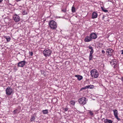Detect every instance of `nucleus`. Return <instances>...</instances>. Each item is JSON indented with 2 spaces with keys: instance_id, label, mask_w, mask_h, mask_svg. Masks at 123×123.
I'll return each instance as SVG.
<instances>
[{
  "instance_id": "obj_18",
  "label": "nucleus",
  "mask_w": 123,
  "mask_h": 123,
  "mask_svg": "<svg viewBox=\"0 0 123 123\" xmlns=\"http://www.w3.org/2000/svg\"><path fill=\"white\" fill-rule=\"evenodd\" d=\"M113 111L114 116L118 115L117 111V110L116 109L113 110Z\"/></svg>"
},
{
  "instance_id": "obj_13",
  "label": "nucleus",
  "mask_w": 123,
  "mask_h": 123,
  "mask_svg": "<svg viewBox=\"0 0 123 123\" xmlns=\"http://www.w3.org/2000/svg\"><path fill=\"white\" fill-rule=\"evenodd\" d=\"M75 76L77 77L78 79L79 80H80L83 78L82 76L80 75H75Z\"/></svg>"
},
{
  "instance_id": "obj_7",
  "label": "nucleus",
  "mask_w": 123,
  "mask_h": 123,
  "mask_svg": "<svg viewBox=\"0 0 123 123\" xmlns=\"http://www.w3.org/2000/svg\"><path fill=\"white\" fill-rule=\"evenodd\" d=\"M13 17L14 21L16 22L19 21L20 20V17L16 14L13 16Z\"/></svg>"
},
{
  "instance_id": "obj_29",
  "label": "nucleus",
  "mask_w": 123,
  "mask_h": 123,
  "mask_svg": "<svg viewBox=\"0 0 123 123\" xmlns=\"http://www.w3.org/2000/svg\"><path fill=\"white\" fill-rule=\"evenodd\" d=\"M89 111V113L90 114L91 116H92L93 115V113L91 111Z\"/></svg>"
},
{
  "instance_id": "obj_28",
  "label": "nucleus",
  "mask_w": 123,
  "mask_h": 123,
  "mask_svg": "<svg viewBox=\"0 0 123 123\" xmlns=\"http://www.w3.org/2000/svg\"><path fill=\"white\" fill-rule=\"evenodd\" d=\"M22 14L23 15H25L27 14V13L25 10H24L23 11Z\"/></svg>"
},
{
  "instance_id": "obj_11",
  "label": "nucleus",
  "mask_w": 123,
  "mask_h": 123,
  "mask_svg": "<svg viewBox=\"0 0 123 123\" xmlns=\"http://www.w3.org/2000/svg\"><path fill=\"white\" fill-rule=\"evenodd\" d=\"M92 40V39L89 36H86L85 39H84V41L86 42H90Z\"/></svg>"
},
{
  "instance_id": "obj_12",
  "label": "nucleus",
  "mask_w": 123,
  "mask_h": 123,
  "mask_svg": "<svg viewBox=\"0 0 123 123\" xmlns=\"http://www.w3.org/2000/svg\"><path fill=\"white\" fill-rule=\"evenodd\" d=\"M98 16V14L95 12H93L92 14V18L94 19L97 18Z\"/></svg>"
},
{
  "instance_id": "obj_9",
  "label": "nucleus",
  "mask_w": 123,
  "mask_h": 123,
  "mask_svg": "<svg viewBox=\"0 0 123 123\" xmlns=\"http://www.w3.org/2000/svg\"><path fill=\"white\" fill-rule=\"evenodd\" d=\"M113 50L111 49H107L106 52L108 53V55H109V56H111L112 55L111 53L113 52Z\"/></svg>"
},
{
  "instance_id": "obj_27",
  "label": "nucleus",
  "mask_w": 123,
  "mask_h": 123,
  "mask_svg": "<svg viewBox=\"0 0 123 123\" xmlns=\"http://www.w3.org/2000/svg\"><path fill=\"white\" fill-rule=\"evenodd\" d=\"M13 113L14 114H16L17 113V110H14L13 112Z\"/></svg>"
},
{
  "instance_id": "obj_17",
  "label": "nucleus",
  "mask_w": 123,
  "mask_h": 123,
  "mask_svg": "<svg viewBox=\"0 0 123 123\" xmlns=\"http://www.w3.org/2000/svg\"><path fill=\"white\" fill-rule=\"evenodd\" d=\"M42 112L43 114H46L48 113V110H45L42 111Z\"/></svg>"
},
{
  "instance_id": "obj_5",
  "label": "nucleus",
  "mask_w": 123,
  "mask_h": 123,
  "mask_svg": "<svg viewBox=\"0 0 123 123\" xmlns=\"http://www.w3.org/2000/svg\"><path fill=\"white\" fill-rule=\"evenodd\" d=\"M6 94L8 95L11 94L12 92V89L9 87H7L6 90Z\"/></svg>"
},
{
  "instance_id": "obj_25",
  "label": "nucleus",
  "mask_w": 123,
  "mask_h": 123,
  "mask_svg": "<svg viewBox=\"0 0 123 123\" xmlns=\"http://www.w3.org/2000/svg\"><path fill=\"white\" fill-rule=\"evenodd\" d=\"M62 11L64 12H66V9L65 8L63 9H62Z\"/></svg>"
},
{
  "instance_id": "obj_16",
  "label": "nucleus",
  "mask_w": 123,
  "mask_h": 123,
  "mask_svg": "<svg viewBox=\"0 0 123 123\" xmlns=\"http://www.w3.org/2000/svg\"><path fill=\"white\" fill-rule=\"evenodd\" d=\"M4 37L6 40V41L7 42H9L11 40V38L9 36H5Z\"/></svg>"
},
{
  "instance_id": "obj_21",
  "label": "nucleus",
  "mask_w": 123,
  "mask_h": 123,
  "mask_svg": "<svg viewBox=\"0 0 123 123\" xmlns=\"http://www.w3.org/2000/svg\"><path fill=\"white\" fill-rule=\"evenodd\" d=\"M93 53H90V55L89 57V60H91L92 58V54Z\"/></svg>"
},
{
  "instance_id": "obj_15",
  "label": "nucleus",
  "mask_w": 123,
  "mask_h": 123,
  "mask_svg": "<svg viewBox=\"0 0 123 123\" xmlns=\"http://www.w3.org/2000/svg\"><path fill=\"white\" fill-rule=\"evenodd\" d=\"M94 87V86L92 85H88L86 86V88H90L92 89Z\"/></svg>"
},
{
  "instance_id": "obj_36",
  "label": "nucleus",
  "mask_w": 123,
  "mask_h": 123,
  "mask_svg": "<svg viewBox=\"0 0 123 123\" xmlns=\"http://www.w3.org/2000/svg\"><path fill=\"white\" fill-rule=\"evenodd\" d=\"M16 1L18 2L20 1L21 0H15Z\"/></svg>"
},
{
  "instance_id": "obj_24",
  "label": "nucleus",
  "mask_w": 123,
  "mask_h": 123,
  "mask_svg": "<svg viewBox=\"0 0 123 123\" xmlns=\"http://www.w3.org/2000/svg\"><path fill=\"white\" fill-rule=\"evenodd\" d=\"M101 8L102 10L103 11V12H108V10H106V9H104L103 7H101Z\"/></svg>"
},
{
  "instance_id": "obj_8",
  "label": "nucleus",
  "mask_w": 123,
  "mask_h": 123,
  "mask_svg": "<svg viewBox=\"0 0 123 123\" xmlns=\"http://www.w3.org/2000/svg\"><path fill=\"white\" fill-rule=\"evenodd\" d=\"M91 38L92 39H95L97 38V35L95 33H92L90 35Z\"/></svg>"
},
{
  "instance_id": "obj_22",
  "label": "nucleus",
  "mask_w": 123,
  "mask_h": 123,
  "mask_svg": "<svg viewBox=\"0 0 123 123\" xmlns=\"http://www.w3.org/2000/svg\"><path fill=\"white\" fill-rule=\"evenodd\" d=\"M88 48L89 49H91V51H90V53H93L94 51L92 47L91 46H89L88 47Z\"/></svg>"
},
{
  "instance_id": "obj_10",
  "label": "nucleus",
  "mask_w": 123,
  "mask_h": 123,
  "mask_svg": "<svg viewBox=\"0 0 123 123\" xmlns=\"http://www.w3.org/2000/svg\"><path fill=\"white\" fill-rule=\"evenodd\" d=\"M116 60L115 59H113L110 62V63L111 64V65H112V66L113 65H114V68H115V66L117 64Z\"/></svg>"
},
{
  "instance_id": "obj_35",
  "label": "nucleus",
  "mask_w": 123,
  "mask_h": 123,
  "mask_svg": "<svg viewBox=\"0 0 123 123\" xmlns=\"http://www.w3.org/2000/svg\"><path fill=\"white\" fill-rule=\"evenodd\" d=\"M121 51L122 52L121 53V54L123 55V50H121Z\"/></svg>"
},
{
  "instance_id": "obj_14",
  "label": "nucleus",
  "mask_w": 123,
  "mask_h": 123,
  "mask_svg": "<svg viewBox=\"0 0 123 123\" xmlns=\"http://www.w3.org/2000/svg\"><path fill=\"white\" fill-rule=\"evenodd\" d=\"M104 122L105 123H112V121L107 119H105L104 120Z\"/></svg>"
},
{
  "instance_id": "obj_37",
  "label": "nucleus",
  "mask_w": 123,
  "mask_h": 123,
  "mask_svg": "<svg viewBox=\"0 0 123 123\" xmlns=\"http://www.w3.org/2000/svg\"><path fill=\"white\" fill-rule=\"evenodd\" d=\"M104 18H105V16L103 15V16L102 17V19H103Z\"/></svg>"
},
{
  "instance_id": "obj_19",
  "label": "nucleus",
  "mask_w": 123,
  "mask_h": 123,
  "mask_svg": "<svg viewBox=\"0 0 123 123\" xmlns=\"http://www.w3.org/2000/svg\"><path fill=\"white\" fill-rule=\"evenodd\" d=\"M35 117L34 116H31V121L32 122V121L35 122Z\"/></svg>"
},
{
  "instance_id": "obj_23",
  "label": "nucleus",
  "mask_w": 123,
  "mask_h": 123,
  "mask_svg": "<svg viewBox=\"0 0 123 123\" xmlns=\"http://www.w3.org/2000/svg\"><path fill=\"white\" fill-rule=\"evenodd\" d=\"M71 10L73 12H75V9L74 6L72 7Z\"/></svg>"
},
{
  "instance_id": "obj_1",
  "label": "nucleus",
  "mask_w": 123,
  "mask_h": 123,
  "mask_svg": "<svg viewBox=\"0 0 123 123\" xmlns=\"http://www.w3.org/2000/svg\"><path fill=\"white\" fill-rule=\"evenodd\" d=\"M49 27L52 30L55 29L57 27L56 22L53 20H51L49 22Z\"/></svg>"
},
{
  "instance_id": "obj_33",
  "label": "nucleus",
  "mask_w": 123,
  "mask_h": 123,
  "mask_svg": "<svg viewBox=\"0 0 123 123\" xmlns=\"http://www.w3.org/2000/svg\"><path fill=\"white\" fill-rule=\"evenodd\" d=\"M68 109L67 108H65L64 109L65 111H67L68 110Z\"/></svg>"
},
{
  "instance_id": "obj_38",
  "label": "nucleus",
  "mask_w": 123,
  "mask_h": 123,
  "mask_svg": "<svg viewBox=\"0 0 123 123\" xmlns=\"http://www.w3.org/2000/svg\"><path fill=\"white\" fill-rule=\"evenodd\" d=\"M3 0H0V2H1Z\"/></svg>"
},
{
  "instance_id": "obj_3",
  "label": "nucleus",
  "mask_w": 123,
  "mask_h": 123,
  "mask_svg": "<svg viewBox=\"0 0 123 123\" xmlns=\"http://www.w3.org/2000/svg\"><path fill=\"white\" fill-rule=\"evenodd\" d=\"M87 101V99L84 97H82L79 98L78 100V101L80 104L82 105H83L86 104Z\"/></svg>"
},
{
  "instance_id": "obj_34",
  "label": "nucleus",
  "mask_w": 123,
  "mask_h": 123,
  "mask_svg": "<svg viewBox=\"0 0 123 123\" xmlns=\"http://www.w3.org/2000/svg\"><path fill=\"white\" fill-rule=\"evenodd\" d=\"M123 82V76L121 77V78L120 79Z\"/></svg>"
},
{
  "instance_id": "obj_20",
  "label": "nucleus",
  "mask_w": 123,
  "mask_h": 123,
  "mask_svg": "<svg viewBox=\"0 0 123 123\" xmlns=\"http://www.w3.org/2000/svg\"><path fill=\"white\" fill-rule=\"evenodd\" d=\"M69 103L71 105L74 106L75 105V102L74 101L71 100L70 101Z\"/></svg>"
},
{
  "instance_id": "obj_4",
  "label": "nucleus",
  "mask_w": 123,
  "mask_h": 123,
  "mask_svg": "<svg viewBox=\"0 0 123 123\" xmlns=\"http://www.w3.org/2000/svg\"><path fill=\"white\" fill-rule=\"evenodd\" d=\"M52 53V51L50 49L45 50L43 52V54L45 57L50 56Z\"/></svg>"
},
{
  "instance_id": "obj_31",
  "label": "nucleus",
  "mask_w": 123,
  "mask_h": 123,
  "mask_svg": "<svg viewBox=\"0 0 123 123\" xmlns=\"http://www.w3.org/2000/svg\"><path fill=\"white\" fill-rule=\"evenodd\" d=\"M86 89V86H85V87H83V88H81V90L82 89Z\"/></svg>"
},
{
  "instance_id": "obj_30",
  "label": "nucleus",
  "mask_w": 123,
  "mask_h": 123,
  "mask_svg": "<svg viewBox=\"0 0 123 123\" xmlns=\"http://www.w3.org/2000/svg\"><path fill=\"white\" fill-rule=\"evenodd\" d=\"M30 55L31 56H32L33 55V53H32V52H30Z\"/></svg>"
},
{
  "instance_id": "obj_2",
  "label": "nucleus",
  "mask_w": 123,
  "mask_h": 123,
  "mask_svg": "<svg viewBox=\"0 0 123 123\" xmlns=\"http://www.w3.org/2000/svg\"><path fill=\"white\" fill-rule=\"evenodd\" d=\"M90 73L91 76L93 78H97L98 76L99 73L96 69H93L91 70L90 71Z\"/></svg>"
},
{
  "instance_id": "obj_26",
  "label": "nucleus",
  "mask_w": 123,
  "mask_h": 123,
  "mask_svg": "<svg viewBox=\"0 0 123 123\" xmlns=\"http://www.w3.org/2000/svg\"><path fill=\"white\" fill-rule=\"evenodd\" d=\"M115 117L116 118L118 121H120V119L118 117V115L115 116Z\"/></svg>"
},
{
  "instance_id": "obj_32",
  "label": "nucleus",
  "mask_w": 123,
  "mask_h": 123,
  "mask_svg": "<svg viewBox=\"0 0 123 123\" xmlns=\"http://www.w3.org/2000/svg\"><path fill=\"white\" fill-rule=\"evenodd\" d=\"M102 52L103 54H104L105 53V51L104 50H102Z\"/></svg>"
},
{
  "instance_id": "obj_6",
  "label": "nucleus",
  "mask_w": 123,
  "mask_h": 123,
  "mask_svg": "<svg viewBox=\"0 0 123 123\" xmlns=\"http://www.w3.org/2000/svg\"><path fill=\"white\" fill-rule=\"evenodd\" d=\"M26 63V62L25 61H20L18 63V66L19 67H23Z\"/></svg>"
}]
</instances>
